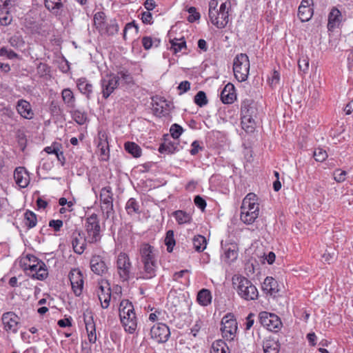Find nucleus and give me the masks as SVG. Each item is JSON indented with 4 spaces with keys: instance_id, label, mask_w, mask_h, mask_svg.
<instances>
[{
    "instance_id": "4d7b16f0",
    "label": "nucleus",
    "mask_w": 353,
    "mask_h": 353,
    "mask_svg": "<svg viewBox=\"0 0 353 353\" xmlns=\"http://www.w3.org/2000/svg\"><path fill=\"white\" fill-rule=\"evenodd\" d=\"M23 119H31L34 117V112L29 102L23 100Z\"/></svg>"
},
{
    "instance_id": "052dcab7",
    "label": "nucleus",
    "mask_w": 353,
    "mask_h": 353,
    "mask_svg": "<svg viewBox=\"0 0 353 353\" xmlns=\"http://www.w3.org/2000/svg\"><path fill=\"white\" fill-rule=\"evenodd\" d=\"M298 65L301 70L305 73L309 68V59L307 57H303L299 59Z\"/></svg>"
},
{
    "instance_id": "9d476101",
    "label": "nucleus",
    "mask_w": 353,
    "mask_h": 353,
    "mask_svg": "<svg viewBox=\"0 0 353 353\" xmlns=\"http://www.w3.org/2000/svg\"><path fill=\"white\" fill-rule=\"evenodd\" d=\"M119 85V79L115 74H107L101 80L103 97L108 99Z\"/></svg>"
},
{
    "instance_id": "e2e57ef3",
    "label": "nucleus",
    "mask_w": 353,
    "mask_h": 353,
    "mask_svg": "<svg viewBox=\"0 0 353 353\" xmlns=\"http://www.w3.org/2000/svg\"><path fill=\"white\" fill-rule=\"evenodd\" d=\"M191 146L192 149L190 150V152L193 156L197 154L199 151H202L203 150V147L200 145L199 141H194L192 143Z\"/></svg>"
},
{
    "instance_id": "bf43d9fd",
    "label": "nucleus",
    "mask_w": 353,
    "mask_h": 353,
    "mask_svg": "<svg viewBox=\"0 0 353 353\" xmlns=\"http://www.w3.org/2000/svg\"><path fill=\"white\" fill-rule=\"evenodd\" d=\"M14 179L16 184L19 188H22V185L21 184L22 182V167L19 166L15 168L14 172Z\"/></svg>"
},
{
    "instance_id": "69168bd1",
    "label": "nucleus",
    "mask_w": 353,
    "mask_h": 353,
    "mask_svg": "<svg viewBox=\"0 0 353 353\" xmlns=\"http://www.w3.org/2000/svg\"><path fill=\"white\" fill-rule=\"evenodd\" d=\"M194 201L195 205L200 208L201 210H204L206 207V201L205 200L201 197L199 195H196L194 199Z\"/></svg>"
},
{
    "instance_id": "72a5a7b5",
    "label": "nucleus",
    "mask_w": 353,
    "mask_h": 353,
    "mask_svg": "<svg viewBox=\"0 0 353 353\" xmlns=\"http://www.w3.org/2000/svg\"><path fill=\"white\" fill-rule=\"evenodd\" d=\"M125 150L134 157L138 158L141 156V148L134 142H126L124 144Z\"/></svg>"
},
{
    "instance_id": "a18cd8bd",
    "label": "nucleus",
    "mask_w": 353,
    "mask_h": 353,
    "mask_svg": "<svg viewBox=\"0 0 353 353\" xmlns=\"http://www.w3.org/2000/svg\"><path fill=\"white\" fill-rule=\"evenodd\" d=\"M121 84H130L132 82V77L128 71H120L115 74Z\"/></svg>"
},
{
    "instance_id": "4c0bfd02",
    "label": "nucleus",
    "mask_w": 353,
    "mask_h": 353,
    "mask_svg": "<svg viewBox=\"0 0 353 353\" xmlns=\"http://www.w3.org/2000/svg\"><path fill=\"white\" fill-rule=\"evenodd\" d=\"M119 26L115 19H112L109 23H105V25L102 30L104 33L108 35H114L118 32Z\"/></svg>"
},
{
    "instance_id": "6e6552de",
    "label": "nucleus",
    "mask_w": 353,
    "mask_h": 353,
    "mask_svg": "<svg viewBox=\"0 0 353 353\" xmlns=\"http://www.w3.org/2000/svg\"><path fill=\"white\" fill-rule=\"evenodd\" d=\"M259 322L267 330L276 332L282 326L279 317L272 313L261 312L259 315Z\"/></svg>"
},
{
    "instance_id": "de8ad7c7",
    "label": "nucleus",
    "mask_w": 353,
    "mask_h": 353,
    "mask_svg": "<svg viewBox=\"0 0 353 353\" xmlns=\"http://www.w3.org/2000/svg\"><path fill=\"white\" fill-rule=\"evenodd\" d=\"M97 148L100 151V154L103 157H108L109 145L106 137L105 139L99 138Z\"/></svg>"
},
{
    "instance_id": "dca6fc26",
    "label": "nucleus",
    "mask_w": 353,
    "mask_h": 353,
    "mask_svg": "<svg viewBox=\"0 0 353 353\" xmlns=\"http://www.w3.org/2000/svg\"><path fill=\"white\" fill-rule=\"evenodd\" d=\"M91 270L96 274L103 276L108 272V268L103 260L99 255H94L90 259Z\"/></svg>"
},
{
    "instance_id": "ea45409f",
    "label": "nucleus",
    "mask_w": 353,
    "mask_h": 353,
    "mask_svg": "<svg viewBox=\"0 0 353 353\" xmlns=\"http://www.w3.org/2000/svg\"><path fill=\"white\" fill-rule=\"evenodd\" d=\"M173 216L179 224H184L190 223L191 221V216L183 210H176L173 212Z\"/></svg>"
},
{
    "instance_id": "79ce46f5",
    "label": "nucleus",
    "mask_w": 353,
    "mask_h": 353,
    "mask_svg": "<svg viewBox=\"0 0 353 353\" xmlns=\"http://www.w3.org/2000/svg\"><path fill=\"white\" fill-rule=\"evenodd\" d=\"M170 43L171 49L173 50L174 53H177L181 51L182 49L186 48V41L183 37L180 39H174L172 40Z\"/></svg>"
},
{
    "instance_id": "c756f323",
    "label": "nucleus",
    "mask_w": 353,
    "mask_h": 353,
    "mask_svg": "<svg viewBox=\"0 0 353 353\" xmlns=\"http://www.w3.org/2000/svg\"><path fill=\"white\" fill-rule=\"evenodd\" d=\"M250 196L256 197V194L254 193H249L246 195V196L243 199L241 210H250L256 208V210H259V205L256 202H250Z\"/></svg>"
},
{
    "instance_id": "774afa93",
    "label": "nucleus",
    "mask_w": 353,
    "mask_h": 353,
    "mask_svg": "<svg viewBox=\"0 0 353 353\" xmlns=\"http://www.w3.org/2000/svg\"><path fill=\"white\" fill-rule=\"evenodd\" d=\"M279 80H280L279 72L276 70H274L273 73L272 74L271 78L269 79L270 85L272 87L275 86L276 84L279 83Z\"/></svg>"
},
{
    "instance_id": "09e8293b",
    "label": "nucleus",
    "mask_w": 353,
    "mask_h": 353,
    "mask_svg": "<svg viewBox=\"0 0 353 353\" xmlns=\"http://www.w3.org/2000/svg\"><path fill=\"white\" fill-rule=\"evenodd\" d=\"M105 15L103 12H99L94 14V23L97 26V28H98L99 30H103L105 25L106 22L105 21Z\"/></svg>"
},
{
    "instance_id": "e433bc0d",
    "label": "nucleus",
    "mask_w": 353,
    "mask_h": 353,
    "mask_svg": "<svg viewBox=\"0 0 353 353\" xmlns=\"http://www.w3.org/2000/svg\"><path fill=\"white\" fill-rule=\"evenodd\" d=\"M193 246L196 251H203L207 245L206 239L202 235L195 236L192 239Z\"/></svg>"
},
{
    "instance_id": "4be33fe9",
    "label": "nucleus",
    "mask_w": 353,
    "mask_h": 353,
    "mask_svg": "<svg viewBox=\"0 0 353 353\" xmlns=\"http://www.w3.org/2000/svg\"><path fill=\"white\" fill-rule=\"evenodd\" d=\"M77 86L81 93L85 95L88 99L91 98L93 86L86 78H80L77 81Z\"/></svg>"
},
{
    "instance_id": "603ef678",
    "label": "nucleus",
    "mask_w": 353,
    "mask_h": 353,
    "mask_svg": "<svg viewBox=\"0 0 353 353\" xmlns=\"http://www.w3.org/2000/svg\"><path fill=\"white\" fill-rule=\"evenodd\" d=\"M74 121L79 125H83L86 122L87 115L85 112L80 110H75L72 113Z\"/></svg>"
},
{
    "instance_id": "aec40b11",
    "label": "nucleus",
    "mask_w": 353,
    "mask_h": 353,
    "mask_svg": "<svg viewBox=\"0 0 353 353\" xmlns=\"http://www.w3.org/2000/svg\"><path fill=\"white\" fill-rule=\"evenodd\" d=\"M45 8L52 14L61 16L64 5L61 0H44Z\"/></svg>"
},
{
    "instance_id": "bb28decb",
    "label": "nucleus",
    "mask_w": 353,
    "mask_h": 353,
    "mask_svg": "<svg viewBox=\"0 0 353 353\" xmlns=\"http://www.w3.org/2000/svg\"><path fill=\"white\" fill-rule=\"evenodd\" d=\"M224 250V256L228 262L234 261L238 256L237 247L235 244H230L222 247Z\"/></svg>"
},
{
    "instance_id": "338daca9",
    "label": "nucleus",
    "mask_w": 353,
    "mask_h": 353,
    "mask_svg": "<svg viewBox=\"0 0 353 353\" xmlns=\"http://www.w3.org/2000/svg\"><path fill=\"white\" fill-rule=\"evenodd\" d=\"M59 148H61V144L54 142L50 146H47L44 148V151L48 154H54L59 150Z\"/></svg>"
},
{
    "instance_id": "b1692460",
    "label": "nucleus",
    "mask_w": 353,
    "mask_h": 353,
    "mask_svg": "<svg viewBox=\"0 0 353 353\" xmlns=\"http://www.w3.org/2000/svg\"><path fill=\"white\" fill-rule=\"evenodd\" d=\"M196 300L201 305L207 306L210 305L212 302L210 291L208 289L201 290L197 294Z\"/></svg>"
},
{
    "instance_id": "2eb2a0df",
    "label": "nucleus",
    "mask_w": 353,
    "mask_h": 353,
    "mask_svg": "<svg viewBox=\"0 0 353 353\" xmlns=\"http://www.w3.org/2000/svg\"><path fill=\"white\" fill-rule=\"evenodd\" d=\"M262 290L267 295H270L274 298L279 296L280 291L279 285L276 279L271 276H267L262 283Z\"/></svg>"
},
{
    "instance_id": "c9c22d12",
    "label": "nucleus",
    "mask_w": 353,
    "mask_h": 353,
    "mask_svg": "<svg viewBox=\"0 0 353 353\" xmlns=\"http://www.w3.org/2000/svg\"><path fill=\"white\" fill-rule=\"evenodd\" d=\"M313 14L312 8H306L300 5L298 10V15L301 21H308Z\"/></svg>"
},
{
    "instance_id": "cd10ccee",
    "label": "nucleus",
    "mask_w": 353,
    "mask_h": 353,
    "mask_svg": "<svg viewBox=\"0 0 353 353\" xmlns=\"http://www.w3.org/2000/svg\"><path fill=\"white\" fill-rule=\"evenodd\" d=\"M263 348L264 353H279L280 344L278 341L270 339L263 342Z\"/></svg>"
},
{
    "instance_id": "5fc2aeb1",
    "label": "nucleus",
    "mask_w": 353,
    "mask_h": 353,
    "mask_svg": "<svg viewBox=\"0 0 353 353\" xmlns=\"http://www.w3.org/2000/svg\"><path fill=\"white\" fill-rule=\"evenodd\" d=\"M313 156L315 160L319 162H323L327 158V152L322 148L316 149Z\"/></svg>"
},
{
    "instance_id": "423d86ee",
    "label": "nucleus",
    "mask_w": 353,
    "mask_h": 353,
    "mask_svg": "<svg viewBox=\"0 0 353 353\" xmlns=\"http://www.w3.org/2000/svg\"><path fill=\"white\" fill-rule=\"evenodd\" d=\"M238 329L236 320L232 313L225 314L221 320V330L223 337L228 340H232Z\"/></svg>"
},
{
    "instance_id": "864d4df0",
    "label": "nucleus",
    "mask_w": 353,
    "mask_h": 353,
    "mask_svg": "<svg viewBox=\"0 0 353 353\" xmlns=\"http://www.w3.org/2000/svg\"><path fill=\"white\" fill-rule=\"evenodd\" d=\"M183 128L176 123L172 124L170 129V134L174 139H178L183 133Z\"/></svg>"
},
{
    "instance_id": "473e14b6",
    "label": "nucleus",
    "mask_w": 353,
    "mask_h": 353,
    "mask_svg": "<svg viewBox=\"0 0 353 353\" xmlns=\"http://www.w3.org/2000/svg\"><path fill=\"white\" fill-rule=\"evenodd\" d=\"M241 127L247 133H252L256 128L255 118L241 117Z\"/></svg>"
},
{
    "instance_id": "0eeeda50",
    "label": "nucleus",
    "mask_w": 353,
    "mask_h": 353,
    "mask_svg": "<svg viewBox=\"0 0 353 353\" xmlns=\"http://www.w3.org/2000/svg\"><path fill=\"white\" fill-rule=\"evenodd\" d=\"M23 271L28 276L43 281L48 276L46 265L43 261L37 262L35 264H28L23 261Z\"/></svg>"
},
{
    "instance_id": "13d9d810",
    "label": "nucleus",
    "mask_w": 353,
    "mask_h": 353,
    "mask_svg": "<svg viewBox=\"0 0 353 353\" xmlns=\"http://www.w3.org/2000/svg\"><path fill=\"white\" fill-rule=\"evenodd\" d=\"M153 113L158 117H163L168 114V110L164 108L162 105L160 106L158 103L153 105Z\"/></svg>"
},
{
    "instance_id": "3c124183",
    "label": "nucleus",
    "mask_w": 353,
    "mask_h": 353,
    "mask_svg": "<svg viewBox=\"0 0 353 353\" xmlns=\"http://www.w3.org/2000/svg\"><path fill=\"white\" fill-rule=\"evenodd\" d=\"M12 16L10 14V9L1 11L0 10V23L2 26H7L10 23Z\"/></svg>"
},
{
    "instance_id": "a211bd4d",
    "label": "nucleus",
    "mask_w": 353,
    "mask_h": 353,
    "mask_svg": "<svg viewBox=\"0 0 353 353\" xmlns=\"http://www.w3.org/2000/svg\"><path fill=\"white\" fill-rule=\"evenodd\" d=\"M142 263L157 262L154 248L148 243H143L140 248Z\"/></svg>"
},
{
    "instance_id": "f8f14e48",
    "label": "nucleus",
    "mask_w": 353,
    "mask_h": 353,
    "mask_svg": "<svg viewBox=\"0 0 353 353\" xmlns=\"http://www.w3.org/2000/svg\"><path fill=\"white\" fill-rule=\"evenodd\" d=\"M69 279L74 294L77 296H80L83 288V277L81 272L77 269L72 270L69 273Z\"/></svg>"
},
{
    "instance_id": "a878e982",
    "label": "nucleus",
    "mask_w": 353,
    "mask_h": 353,
    "mask_svg": "<svg viewBox=\"0 0 353 353\" xmlns=\"http://www.w3.org/2000/svg\"><path fill=\"white\" fill-rule=\"evenodd\" d=\"M99 290H101V292L98 294L99 299L101 302V307L106 309L109 306L111 299L110 288H108L105 291L104 287L100 286Z\"/></svg>"
},
{
    "instance_id": "58836bf2",
    "label": "nucleus",
    "mask_w": 353,
    "mask_h": 353,
    "mask_svg": "<svg viewBox=\"0 0 353 353\" xmlns=\"http://www.w3.org/2000/svg\"><path fill=\"white\" fill-rule=\"evenodd\" d=\"M210 353H230L228 347L222 340H218L212 345Z\"/></svg>"
},
{
    "instance_id": "412c9836",
    "label": "nucleus",
    "mask_w": 353,
    "mask_h": 353,
    "mask_svg": "<svg viewBox=\"0 0 353 353\" xmlns=\"http://www.w3.org/2000/svg\"><path fill=\"white\" fill-rule=\"evenodd\" d=\"M143 269L140 272L139 278L143 279H150L156 276L157 268V262L143 263Z\"/></svg>"
},
{
    "instance_id": "0e129e2a",
    "label": "nucleus",
    "mask_w": 353,
    "mask_h": 353,
    "mask_svg": "<svg viewBox=\"0 0 353 353\" xmlns=\"http://www.w3.org/2000/svg\"><path fill=\"white\" fill-rule=\"evenodd\" d=\"M152 14L149 11H144L141 13V20L145 24L153 23Z\"/></svg>"
},
{
    "instance_id": "6e6d98bb",
    "label": "nucleus",
    "mask_w": 353,
    "mask_h": 353,
    "mask_svg": "<svg viewBox=\"0 0 353 353\" xmlns=\"http://www.w3.org/2000/svg\"><path fill=\"white\" fill-rule=\"evenodd\" d=\"M188 12L190 14V15L188 17V21L189 22L193 23L200 19V14L196 11V8L195 7H190L188 9Z\"/></svg>"
},
{
    "instance_id": "a19ab883",
    "label": "nucleus",
    "mask_w": 353,
    "mask_h": 353,
    "mask_svg": "<svg viewBox=\"0 0 353 353\" xmlns=\"http://www.w3.org/2000/svg\"><path fill=\"white\" fill-rule=\"evenodd\" d=\"M23 218L26 221L25 224L28 228V229L32 228L36 226L37 223V215L30 211L26 210V212L23 214Z\"/></svg>"
},
{
    "instance_id": "680f3d73",
    "label": "nucleus",
    "mask_w": 353,
    "mask_h": 353,
    "mask_svg": "<svg viewBox=\"0 0 353 353\" xmlns=\"http://www.w3.org/2000/svg\"><path fill=\"white\" fill-rule=\"evenodd\" d=\"M347 172L341 170H336L334 172V179L338 183L343 182L345 180Z\"/></svg>"
},
{
    "instance_id": "f704fd0d",
    "label": "nucleus",
    "mask_w": 353,
    "mask_h": 353,
    "mask_svg": "<svg viewBox=\"0 0 353 353\" xmlns=\"http://www.w3.org/2000/svg\"><path fill=\"white\" fill-rule=\"evenodd\" d=\"M178 143L175 142H165L161 143L159 148V152L160 153L173 154L176 151H178Z\"/></svg>"
},
{
    "instance_id": "c03bdc74",
    "label": "nucleus",
    "mask_w": 353,
    "mask_h": 353,
    "mask_svg": "<svg viewBox=\"0 0 353 353\" xmlns=\"http://www.w3.org/2000/svg\"><path fill=\"white\" fill-rule=\"evenodd\" d=\"M165 244L167 246V251L168 252H172L173 250V248L175 245V239L174 236L173 230H168L166 232L165 238Z\"/></svg>"
},
{
    "instance_id": "20e7f679",
    "label": "nucleus",
    "mask_w": 353,
    "mask_h": 353,
    "mask_svg": "<svg viewBox=\"0 0 353 353\" xmlns=\"http://www.w3.org/2000/svg\"><path fill=\"white\" fill-rule=\"evenodd\" d=\"M250 71V60L245 53L238 54L234 59L233 72L235 78L239 82L247 80Z\"/></svg>"
},
{
    "instance_id": "1a4fd4ad",
    "label": "nucleus",
    "mask_w": 353,
    "mask_h": 353,
    "mask_svg": "<svg viewBox=\"0 0 353 353\" xmlns=\"http://www.w3.org/2000/svg\"><path fill=\"white\" fill-rule=\"evenodd\" d=\"M117 267L120 278L125 281L130 277L132 265L129 256L121 252L117 256Z\"/></svg>"
},
{
    "instance_id": "c85d7f7f",
    "label": "nucleus",
    "mask_w": 353,
    "mask_h": 353,
    "mask_svg": "<svg viewBox=\"0 0 353 353\" xmlns=\"http://www.w3.org/2000/svg\"><path fill=\"white\" fill-rule=\"evenodd\" d=\"M113 194L112 188L110 186L104 187L101 189L100 193V201L102 205H109L113 203Z\"/></svg>"
},
{
    "instance_id": "37998d69",
    "label": "nucleus",
    "mask_w": 353,
    "mask_h": 353,
    "mask_svg": "<svg viewBox=\"0 0 353 353\" xmlns=\"http://www.w3.org/2000/svg\"><path fill=\"white\" fill-rule=\"evenodd\" d=\"M125 210L128 214L139 212V205L135 199L130 198L128 201L125 205Z\"/></svg>"
},
{
    "instance_id": "7ed1b4c3",
    "label": "nucleus",
    "mask_w": 353,
    "mask_h": 353,
    "mask_svg": "<svg viewBox=\"0 0 353 353\" xmlns=\"http://www.w3.org/2000/svg\"><path fill=\"white\" fill-rule=\"evenodd\" d=\"M232 283L236 285L238 294L246 301L256 300L259 292L254 285L243 276H234L232 278Z\"/></svg>"
},
{
    "instance_id": "393cba45",
    "label": "nucleus",
    "mask_w": 353,
    "mask_h": 353,
    "mask_svg": "<svg viewBox=\"0 0 353 353\" xmlns=\"http://www.w3.org/2000/svg\"><path fill=\"white\" fill-rule=\"evenodd\" d=\"M37 13L34 10H30L25 18V26L27 28L31 29L32 31L38 28L37 26Z\"/></svg>"
},
{
    "instance_id": "ddd939ff",
    "label": "nucleus",
    "mask_w": 353,
    "mask_h": 353,
    "mask_svg": "<svg viewBox=\"0 0 353 353\" xmlns=\"http://www.w3.org/2000/svg\"><path fill=\"white\" fill-rule=\"evenodd\" d=\"M88 243L87 236L80 230H74L72 234V245L74 252L78 254H81Z\"/></svg>"
},
{
    "instance_id": "5701e85b",
    "label": "nucleus",
    "mask_w": 353,
    "mask_h": 353,
    "mask_svg": "<svg viewBox=\"0 0 353 353\" xmlns=\"http://www.w3.org/2000/svg\"><path fill=\"white\" fill-rule=\"evenodd\" d=\"M259 210L256 208L250 210H241L240 219L241 220L247 225H250L254 222L256 218L259 216Z\"/></svg>"
},
{
    "instance_id": "f257e3e1",
    "label": "nucleus",
    "mask_w": 353,
    "mask_h": 353,
    "mask_svg": "<svg viewBox=\"0 0 353 353\" xmlns=\"http://www.w3.org/2000/svg\"><path fill=\"white\" fill-rule=\"evenodd\" d=\"M231 10L230 0H210L208 16L211 23L217 28H225L229 22V12Z\"/></svg>"
},
{
    "instance_id": "f03ea898",
    "label": "nucleus",
    "mask_w": 353,
    "mask_h": 353,
    "mask_svg": "<svg viewBox=\"0 0 353 353\" xmlns=\"http://www.w3.org/2000/svg\"><path fill=\"white\" fill-rule=\"evenodd\" d=\"M119 317L124 330L133 334L137 327V321L134 306L128 300L124 299L120 303Z\"/></svg>"
},
{
    "instance_id": "2f4dec72",
    "label": "nucleus",
    "mask_w": 353,
    "mask_h": 353,
    "mask_svg": "<svg viewBox=\"0 0 353 353\" xmlns=\"http://www.w3.org/2000/svg\"><path fill=\"white\" fill-rule=\"evenodd\" d=\"M61 97L63 102L68 108H74L75 105V98L72 91L70 88H65L62 90Z\"/></svg>"
},
{
    "instance_id": "8fccbe9b",
    "label": "nucleus",
    "mask_w": 353,
    "mask_h": 353,
    "mask_svg": "<svg viewBox=\"0 0 353 353\" xmlns=\"http://www.w3.org/2000/svg\"><path fill=\"white\" fill-rule=\"evenodd\" d=\"M194 101L199 107H203L205 105L208 103V101L205 92L199 91L194 96Z\"/></svg>"
},
{
    "instance_id": "6ab92c4d",
    "label": "nucleus",
    "mask_w": 353,
    "mask_h": 353,
    "mask_svg": "<svg viewBox=\"0 0 353 353\" xmlns=\"http://www.w3.org/2000/svg\"><path fill=\"white\" fill-rule=\"evenodd\" d=\"M236 99L235 88L233 84L228 83L221 92V100L225 104H231Z\"/></svg>"
},
{
    "instance_id": "9b49d317",
    "label": "nucleus",
    "mask_w": 353,
    "mask_h": 353,
    "mask_svg": "<svg viewBox=\"0 0 353 353\" xmlns=\"http://www.w3.org/2000/svg\"><path fill=\"white\" fill-rule=\"evenodd\" d=\"M150 335L157 343H165L170 336V328L165 323H157L150 329Z\"/></svg>"
},
{
    "instance_id": "39448f33",
    "label": "nucleus",
    "mask_w": 353,
    "mask_h": 353,
    "mask_svg": "<svg viewBox=\"0 0 353 353\" xmlns=\"http://www.w3.org/2000/svg\"><path fill=\"white\" fill-rule=\"evenodd\" d=\"M85 230L88 243H96L101 240V227L97 214L93 213L86 218Z\"/></svg>"
},
{
    "instance_id": "7c9ffc66",
    "label": "nucleus",
    "mask_w": 353,
    "mask_h": 353,
    "mask_svg": "<svg viewBox=\"0 0 353 353\" xmlns=\"http://www.w3.org/2000/svg\"><path fill=\"white\" fill-rule=\"evenodd\" d=\"M341 13L337 8H333L328 16V28H333L341 21Z\"/></svg>"
},
{
    "instance_id": "4468645a",
    "label": "nucleus",
    "mask_w": 353,
    "mask_h": 353,
    "mask_svg": "<svg viewBox=\"0 0 353 353\" xmlns=\"http://www.w3.org/2000/svg\"><path fill=\"white\" fill-rule=\"evenodd\" d=\"M19 317L13 312H7L2 316L4 328L8 332H16L20 326Z\"/></svg>"
},
{
    "instance_id": "49530a36",
    "label": "nucleus",
    "mask_w": 353,
    "mask_h": 353,
    "mask_svg": "<svg viewBox=\"0 0 353 353\" xmlns=\"http://www.w3.org/2000/svg\"><path fill=\"white\" fill-rule=\"evenodd\" d=\"M160 43V39H154V40L150 37H143L142 38V45L145 50H150L152 46L157 47Z\"/></svg>"
},
{
    "instance_id": "f3484780",
    "label": "nucleus",
    "mask_w": 353,
    "mask_h": 353,
    "mask_svg": "<svg viewBox=\"0 0 353 353\" xmlns=\"http://www.w3.org/2000/svg\"><path fill=\"white\" fill-rule=\"evenodd\" d=\"M258 110L255 103L251 99H245L241 105V117L256 118Z\"/></svg>"
}]
</instances>
